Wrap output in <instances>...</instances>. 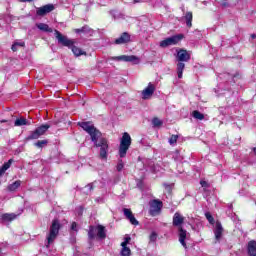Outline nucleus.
Masks as SVG:
<instances>
[{
  "label": "nucleus",
  "mask_w": 256,
  "mask_h": 256,
  "mask_svg": "<svg viewBox=\"0 0 256 256\" xmlns=\"http://www.w3.org/2000/svg\"><path fill=\"white\" fill-rule=\"evenodd\" d=\"M79 127H82L87 134L90 135L95 147L100 148L99 157L103 161H107L109 153V142L107 139L101 137V132L96 129L91 122H79Z\"/></svg>",
  "instance_id": "f257e3e1"
},
{
  "label": "nucleus",
  "mask_w": 256,
  "mask_h": 256,
  "mask_svg": "<svg viewBox=\"0 0 256 256\" xmlns=\"http://www.w3.org/2000/svg\"><path fill=\"white\" fill-rule=\"evenodd\" d=\"M183 223H185V217H183L181 213L176 212L173 216V225L174 227H179V242L181 243L182 246L187 248V244L185 243V239H187V231L184 230L183 227H181Z\"/></svg>",
  "instance_id": "f03ea898"
},
{
  "label": "nucleus",
  "mask_w": 256,
  "mask_h": 256,
  "mask_svg": "<svg viewBox=\"0 0 256 256\" xmlns=\"http://www.w3.org/2000/svg\"><path fill=\"white\" fill-rule=\"evenodd\" d=\"M89 239H100L103 240L107 237V231L103 225L90 226L88 230Z\"/></svg>",
  "instance_id": "7ed1b4c3"
},
{
  "label": "nucleus",
  "mask_w": 256,
  "mask_h": 256,
  "mask_svg": "<svg viewBox=\"0 0 256 256\" xmlns=\"http://www.w3.org/2000/svg\"><path fill=\"white\" fill-rule=\"evenodd\" d=\"M131 147V135L125 132L121 138L120 146H119V157L123 159L127 156V151Z\"/></svg>",
  "instance_id": "20e7f679"
},
{
  "label": "nucleus",
  "mask_w": 256,
  "mask_h": 256,
  "mask_svg": "<svg viewBox=\"0 0 256 256\" xmlns=\"http://www.w3.org/2000/svg\"><path fill=\"white\" fill-rule=\"evenodd\" d=\"M61 229V224L59 223V220H53L52 225L50 227V231L46 237L47 244L46 247H49L57 239V236L59 235V230Z\"/></svg>",
  "instance_id": "39448f33"
},
{
  "label": "nucleus",
  "mask_w": 256,
  "mask_h": 256,
  "mask_svg": "<svg viewBox=\"0 0 256 256\" xmlns=\"http://www.w3.org/2000/svg\"><path fill=\"white\" fill-rule=\"evenodd\" d=\"M54 35L58 41V43H60V45H63L64 47H73L74 45V41L67 38V36H64L63 34H61V32H59L58 30H54Z\"/></svg>",
  "instance_id": "423d86ee"
},
{
  "label": "nucleus",
  "mask_w": 256,
  "mask_h": 256,
  "mask_svg": "<svg viewBox=\"0 0 256 256\" xmlns=\"http://www.w3.org/2000/svg\"><path fill=\"white\" fill-rule=\"evenodd\" d=\"M114 61H124L125 63H133L134 65H139L141 59L135 55H121L113 58Z\"/></svg>",
  "instance_id": "0eeeda50"
},
{
  "label": "nucleus",
  "mask_w": 256,
  "mask_h": 256,
  "mask_svg": "<svg viewBox=\"0 0 256 256\" xmlns=\"http://www.w3.org/2000/svg\"><path fill=\"white\" fill-rule=\"evenodd\" d=\"M181 39H183V35H175V36L168 37L160 42V47L165 48L171 45H177V43H179Z\"/></svg>",
  "instance_id": "6e6552de"
},
{
  "label": "nucleus",
  "mask_w": 256,
  "mask_h": 256,
  "mask_svg": "<svg viewBox=\"0 0 256 256\" xmlns=\"http://www.w3.org/2000/svg\"><path fill=\"white\" fill-rule=\"evenodd\" d=\"M49 126L48 124H44L41 125L40 127H38L35 131H33L29 136L28 139H39V137H41L42 135H45V133H47V131L49 130Z\"/></svg>",
  "instance_id": "1a4fd4ad"
},
{
  "label": "nucleus",
  "mask_w": 256,
  "mask_h": 256,
  "mask_svg": "<svg viewBox=\"0 0 256 256\" xmlns=\"http://www.w3.org/2000/svg\"><path fill=\"white\" fill-rule=\"evenodd\" d=\"M163 207V202L159 200H154L150 203V214L155 217V215L159 214L161 208Z\"/></svg>",
  "instance_id": "9d476101"
},
{
  "label": "nucleus",
  "mask_w": 256,
  "mask_h": 256,
  "mask_svg": "<svg viewBox=\"0 0 256 256\" xmlns=\"http://www.w3.org/2000/svg\"><path fill=\"white\" fill-rule=\"evenodd\" d=\"M155 93V85L153 83H149L148 86L142 91V98L149 99Z\"/></svg>",
  "instance_id": "9b49d317"
},
{
  "label": "nucleus",
  "mask_w": 256,
  "mask_h": 256,
  "mask_svg": "<svg viewBox=\"0 0 256 256\" xmlns=\"http://www.w3.org/2000/svg\"><path fill=\"white\" fill-rule=\"evenodd\" d=\"M123 213H124L126 219H128V221L131 223V225H139V221H137V219L133 215V212L131 211V209L124 208Z\"/></svg>",
  "instance_id": "f8f14e48"
},
{
  "label": "nucleus",
  "mask_w": 256,
  "mask_h": 256,
  "mask_svg": "<svg viewBox=\"0 0 256 256\" xmlns=\"http://www.w3.org/2000/svg\"><path fill=\"white\" fill-rule=\"evenodd\" d=\"M55 9V6H53V4H47L43 7H40L37 9V15L43 16V15H47V13H51V11H53Z\"/></svg>",
  "instance_id": "ddd939ff"
},
{
  "label": "nucleus",
  "mask_w": 256,
  "mask_h": 256,
  "mask_svg": "<svg viewBox=\"0 0 256 256\" xmlns=\"http://www.w3.org/2000/svg\"><path fill=\"white\" fill-rule=\"evenodd\" d=\"M131 41V35L129 33L124 32L121 34L119 38L115 40L116 45H125V43H129Z\"/></svg>",
  "instance_id": "4468645a"
},
{
  "label": "nucleus",
  "mask_w": 256,
  "mask_h": 256,
  "mask_svg": "<svg viewBox=\"0 0 256 256\" xmlns=\"http://www.w3.org/2000/svg\"><path fill=\"white\" fill-rule=\"evenodd\" d=\"M214 234H215L216 241H221V237L223 235V226H221V223L219 222L216 223Z\"/></svg>",
  "instance_id": "2eb2a0df"
},
{
  "label": "nucleus",
  "mask_w": 256,
  "mask_h": 256,
  "mask_svg": "<svg viewBox=\"0 0 256 256\" xmlns=\"http://www.w3.org/2000/svg\"><path fill=\"white\" fill-rule=\"evenodd\" d=\"M178 61H189L191 59V55L187 50H180L177 53Z\"/></svg>",
  "instance_id": "dca6fc26"
},
{
  "label": "nucleus",
  "mask_w": 256,
  "mask_h": 256,
  "mask_svg": "<svg viewBox=\"0 0 256 256\" xmlns=\"http://www.w3.org/2000/svg\"><path fill=\"white\" fill-rule=\"evenodd\" d=\"M72 53H74L75 57H81V55H87V52L83 51L81 48L75 46V44H72L70 48Z\"/></svg>",
  "instance_id": "f3484780"
},
{
  "label": "nucleus",
  "mask_w": 256,
  "mask_h": 256,
  "mask_svg": "<svg viewBox=\"0 0 256 256\" xmlns=\"http://www.w3.org/2000/svg\"><path fill=\"white\" fill-rule=\"evenodd\" d=\"M36 27L37 29L43 31L44 33H53V28H50L49 25L45 23H37Z\"/></svg>",
  "instance_id": "a211bd4d"
},
{
  "label": "nucleus",
  "mask_w": 256,
  "mask_h": 256,
  "mask_svg": "<svg viewBox=\"0 0 256 256\" xmlns=\"http://www.w3.org/2000/svg\"><path fill=\"white\" fill-rule=\"evenodd\" d=\"M248 255L256 256V241L252 240L248 243Z\"/></svg>",
  "instance_id": "6ab92c4d"
},
{
  "label": "nucleus",
  "mask_w": 256,
  "mask_h": 256,
  "mask_svg": "<svg viewBox=\"0 0 256 256\" xmlns=\"http://www.w3.org/2000/svg\"><path fill=\"white\" fill-rule=\"evenodd\" d=\"M2 221L10 222L14 221V219H17V214L15 213H5L1 216Z\"/></svg>",
  "instance_id": "aec40b11"
},
{
  "label": "nucleus",
  "mask_w": 256,
  "mask_h": 256,
  "mask_svg": "<svg viewBox=\"0 0 256 256\" xmlns=\"http://www.w3.org/2000/svg\"><path fill=\"white\" fill-rule=\"evenodd\" d=\"M75 33H86V35H93V30L89 26H83L80 29H75Z\"/></svg>",
  "instance_id": "412c9836"
},
{
  "label": "nucleus",
  "mask_w": 256,
  "mask_h": 256,
  "mask_svg": "<svg viewBox=\"0 0 256 256\" xmlns=\"http://www.w3.org/2000/svg\"><path fill=\"white\" fill-rule=\"evenodd\" d=\"M184 69H185V63L179 62L177 64L178 79H182L183 78V71H184Z\"/></svg>",
  "instance_id": "4be33fe9"
},
{
  "label": "nucleus",
  "mask_w": 256,
  "mask_h": 256,
  "mask_svg": "<svg viewBox=\"0 0 256 256\" xmlns=\"http://www.w3.org/2000/svg\"><path fill=\"white\" fill-rule=\"evenodd\" d=\"M11 163H13V159H10L8 162L4 163L0 168V177L5 174V171L11 167Z\"/></svg>",
  "instance_id": "5701e85b"
},
{
  "label": "nucleus",
  "mask_w": 256,
  "mask_h": 256,
  "mask_svg": "<svg viewBox=\"0 0 256 256\" xmlns=\"http://www.w3.org/2000/svg\"><path fill=\"white\" fill-rule=\"evenodd\" d=\"M19 187H21V180H17L12 184L8 185V191H17Z\"/></svg>",
  "instance_id": "b1692460"
},
{
  "label": "nucleus",
  "mask_w": 256,
  "mask_h": 256,
  "mask_svg": "<svg viewBox=\"0 0 256 256\" xmlns=\"http://www.w3.org/2000/svg\"><path fill=\"white\" fill-rule=\"evenodd\" d=\"M192 116L194 119H197L198 121H203L205 119V115L198 110H195L192 112Z\"/></svg>",
  "instance_id": "393cba45"
},
{
  "label": "nucleus",
  "mask_w": 256,
  "mask_h": 256,
  "mask_svg": "<svg viewBox=\"0 0 256 256\" xmlns=\"http://www.w3.org/2000/svg\"><path fill=\"white\" fill-rule=\"evenodd\" d=\"M185 19H186V25L187 27H192V21H193V13L191 12H187L185 15Z\"/></svg>",
  "instance_id": "a878e982"
},
{
  "label": "nucleus",
  "mask_w": 256,
  "mask_h": 256,
  "mask_svg": "<svg viewBox=\"0 0 256 256\" xmlns=\"http://www.w3.org/2000/svg\"><path fill=\"white\" fill-rule=\"evenodd\" d=\"M15 127H22V125H27V119L25 118H18L14 122Z\"/></svg>",
  "instance_id": "bb28decb"
},
{
  "label": "nucleus",
  "mask_w": 256,
  "mask_h": 256,
  "mask_svg": "<svg viewBox=\"0 0 256 256\" xmlns=\"http://www.w3.org/2000/svg\"><path fill=\"white\" fill-rule=\"evenodd\" d=\"M121 255L122 256H131V248L127 247V245L122 246Z\"/></svg>",
  "instance_id": "cd10ccee"
},
{
  "label": "nucleus",
  "mask_w": 256,
  "mask_h": 256,
  "mask_svg": "<svg viewBox=\"0 0 256 256\" xmlns=\"http://www.w3.org/2000/svg\"><path fill=\"white\" fill-rule=\"evenodd\" d=\"M152 125L154 127H161V125H163V121H161V119H159V118H154L152 120Z\"/></svg>",
  "instance_id": "c85d7f7f"
},
{
  "label": "nucleus",
  "mask_w": 256,
  "mask_h": 256,
  "mask_svg": "<svg viewBox=\"0 0 256 256\" xmlns=\"http://www.w3.org/2000/svg\"><path fill=\"white\" fill-rule=\"evenodd\" d=\"M125 167V163H123V160L122 159H119L118 160V164L116 166V169L118 172H121L123 171V168Z\"/></svg>",
  "instance_id": "c756f323"
},
{
  "label": "nucleus",
  "mask_w": 256,
  "mask_h": 256,
  "mask_svg": "<svg viewBox=\"0 0 256 256\" xmlns=\"http://www.w3.org/2000/svg\"><path fill=\"white\" fill-rule=\"evenodd\" d=\"M205 217H206L207 221H208L209 223H211V225H213V223H215V219L213 218V216L211 215V213L206 212V213H205Z\"/></svg>",
  "instance_id": "7c9ffc66"
},
{
  "label": "nucleus",
  "mask_w": 256,
  "mask_h": 256,
  "mask_svg": "<svg viewBox=\"0 0 256 256\" xmlns=\"http://www.w3.org/2000/svg\"><path fill=\"white\" fill-rule=\"evenodd\" d=\"M177 139H179V136L177 135H172L169 139V143L170 145H175V143H177Z\"/></svg>",
  "instance_id": "2f4dec72"
},
{
  "label": "nucleus",
  "mask_w": 256,
  "mask_h": 256,
  "mask_svg": "<svg viewBox=\"0 0 256 256\" xmlns=\"http://www.w3.org/2000/svg\"><path fill=\"white\" fill-rule=\"evenodd\" d=\"M130 242H131V237L126 236V237L124 238V241L121 243V247H125V245H126V246L129 245Z\"/></svg>",
  "instance_id": "473e14b6"
},
{
  "label": "nucleus",
  "mask_w": 256,
  "mask_h": 256,
  "mask_svg": "<svg viewBox=\"0 0 256 256\" xmlns=\"http://www.w3.org/2000/svg\"><path fill=\"white\" fill-rule=\"evenodd\" d=\"M44 145H47V140H39L35 143V146L39 148L43 147Z\"/></svg>",
  "instance_id": "72a5a7b5"
},
{
  "label": "nucleus",
  "mask_w": 256,
  "mask_h": 256,
  "mask_svg": "<svg viewBox=\"0 0 256 256\" xmlns=\"http://www.w3.org/2000/svg\"><path fill=\"white\" fill-rule=\"evenodd\" d=\"M150 241H151L152 243H155V241H157V234H156L155 232H152V233L150 234Z\"/></svg>",
  "instance_id": "f704fd0d"
},
{
  "label": "nucleus",
  "mask_w": 256,
  "mask_h": 256,
  "mask_svg": "<svg viewBox=\"0 0 256 256\" xmlns=\"http://www.w3.org/2000/svg\"><path fill=\"white\" fill-rule=\"evenodd\" d=\"M71 230L72 231H77V223L76 222H73L72 225H71Z\"/></svg>",
  "instance_id": "c9c22d12"
},
{
  "label": "nucleus",
  "mask_w": 256,
  "mask_h": 256,
  "mask_svg": "<svg viewBox=\"0 0 256 256\" xmlns=\"http://www.w3.org/2000/svg\"><path fill=\"white\" fill-rule=\"evenodd\" d=\"M15 45H17V47H25V42H15Z\"/></svg>",
  "instance_id": "e433bc0d"
},
{
  "label": "nucleus",
  "mask_w": 256,
  "mask_h": 256,
  "mask_svg": "<svg viewBox=\"0 0 256 256\" xmlns=\"http://www.w3.org/2000/svg\"><path fill=\"white\" fill-rule=\"evenodd\" d=\"M12 51H17V44L14 43V44L12 45Z\"/></svg>",
  "instance_id": "4c0bfd02"
},
{
  "label": "nucleus",
  "mask_w": 256,
  "mask_h": 256,
  "mask_svg": "<svg viewBox=\"0 0 256 256\" xmlns=\"http://www.w3.org/2000/svg\"><path fill=\"white\" fill-rule=\"evenodd\" d=\"M200 184L202 187H207V182H205V181H201Z\"/></svg>",
  "instance_id": "58836bf2"
},
{
  "label": "nucleus",
  "mask_w": 256,
  "mask_h": 256,
  "mask_svg": "<svg viewBox=\"0 0 256 256\" xmlns=\"http://www.w3.org/2000/svg\"><path fill=\"white\" fill-rule=\"evenodd\" d=\"M22 1V3H30L31 1H33V0H21Z\"/></svg>",
  "instance_id": "ea45409f"
},
{
  "label": "nucleus",
  "mask_w": 256,
  "mask_h": 256,
  "mask_svg": "<svg viewBox=\"0 0 256 256\" xmlns=\"http://www.w3.org/2000/svg\"><path fill=\"white\" fill-rule=\"evenodd\" d=\"M133 3H141V0H133Z\"/></svg>",
  "instance_id": "a19ab883"
},
{
  "label": "nucleus",
  "mask_w": 256,
  "mask_h": 256,
  "mask_svg": "<svg viewBox=\"0 0 256 256\" xmlns=\"http://www.w3.org/2000/svg\"><path fill=\"white\" fill-rule=\"evenodd\" d=\"M223 7H227V2L222 3Z\"/></svg>",
  "instance_id": "79ce46f5"
},
{
  "label": "nucleus",
  "mask_w": 256,
  "mask_h": 256,
  "mask_svg": "<svg viewBox=\"0 0 256 256\" xmlns=\"http://www.w3.org/2000/svg\"><path fill=\"white\" fill-rule=\"evenodd\" d=\"M251 38H252V39H255V38H256V35H255V34H252V35H251Z\"/></svg>",
  "instance_id": "37998d69"
},
{
  "label": "nucleus",
  "mask_w": 256,
  "mask_h": 256,
  "mask_svg": "<svg viewBox=\"0 0 256 256\" xmlns=\"http://www.w3.org/2000/svg\"><path fill=\"white\" fill-rule=\"evenodd\" d=\"M1 123H5V120H2Z\"/></svg>",
  "instance_id": "c03bdc74"
}]
</instances>
